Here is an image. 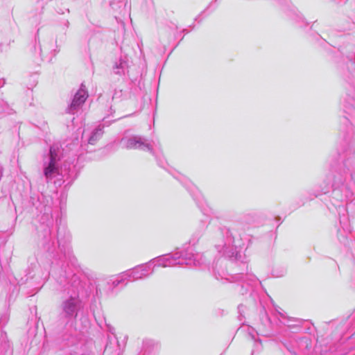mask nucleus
Returning <instances> with one entry per match:
<instances>
[{
	"label": "nucleus",
	"instance_id": "nucleus-2",
	"mask_svg": "<svg viewBox=\"0 0 355 355\" xmlns=\"http://www.w3.org/2000/svg\"><path fill=\"white\" fill-rule=\"evenodd\" d=\"M150 272V265H146L138 267L132 270L128 271L125 273L122 274L120 277H117L116 279L113 280L114 286H116L121 282L124 281L125 279H128L130 281L137 280L139 279H141L144 277L148 275Z\"/></svg>",
	"mask_w": 355,
	"mask_h": 355
},
{
	"label": "nucleus",
	"instance_id": "nucleus-4",
	"mask_svg": "<svg viewBox=\"0 0 355 355\" xmlns=\"http://www.w3.org/2000/svg\"><path fill=\"white\" fill-rule=\"evenodd\" d=\"M87 97L88 94L85 87L82 84L80 88L74 95L71 105L68 107V112L74 114L83 105Z\"/></svg>",
	"mask_w": 355,
	"mask_h": 355
},
{
	"label": "nucleus",
	"instance_id": "nucleus-5",
	"mask_svg": "<svg viewBox=\"0 0 355 355\" xmlns=\"http://www.w3.org/2000/svg\"><path fill=\"white\" fill-rule=\"evenodd\" d=\"M121 143L125 148H139L144 150H151L150 145L141 137L135 136L122 139Z\"/></svg>",
	"mask_w": 355,
	"mask_h": 355
},
{
	"label": "nucleus",
	"instance_id": "nucleus-6",
	"mask_svg": "<svg viewBox=\"0 0 355 355\" xmlns=\"http://www.w3.org/2000/svg\"><path fill=\"white\" fill-rule=\"evenodd\" d=\"M79 309V300L76 297H69L62 303V311L67 317L76 315Z\"/></svg>",
	"mask_w": 355,
	"mask_h": 355
},
{
	"label": "nucleus",
	"instance_id": "nucleus-7",
	"mask_svg": "<svg viewBox=\"0 0 355 355\" xmlns=\"http://www.w3.org/2000/svg\"><path fill=\"white\" fill-rule=\"evenodd\" d=\"M103 132L101 128L96 129L93 132L92 136L89 139V143L90 144H94L95 141L102 135Z\"/></svg>",
	"mask_w": 355,
	"mask_h": 355
},
{
	"label": "nucleus",
	"instance_id": "nucleus-1",
	"mask_svg": "<svg viewBox=\"0 0 355 355\" xmlns=\"http://www.w3.org/2000/svg\"><path fill=\"white\" fill-rule=\"evenodd\" d=\"M201 255L199 254H191L189 257H181L178 254L173 256H167L157 261L158 264L163 267L174 266L176 265H200Z\"/></svg>",
	"mask_w": 355,
	"mask_h": 355
},
{
	"label": "nucleus",
	"instance_id": "nucleus-3",
	"mask_svg": "<svg viewBox=\"0 0 355 355\" xmlns=\"http://www.w3.org/2000/svg\"><path fill=\"white\" fill-rule=\"evenodd\" d=\"M59 147L53 145L50 148V156L48 165L44 167V173L46 179L50 180L56 176L59 173L57 162L59 160Z\"/></svg>",
	"mask_w": 355,
	"mask_h": 355
}]
</instances>
